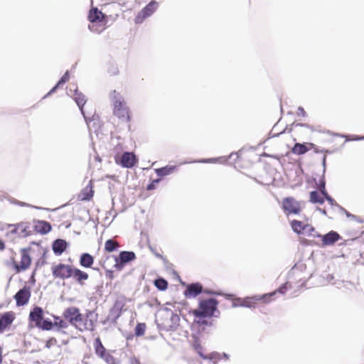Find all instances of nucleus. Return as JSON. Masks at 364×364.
<instances>
[{"label": "nucleus", "mask_w": 364, "mask_h": 364, "mask_svg": "<svg viewBox=\"0 0 364 364\" xmlns=\"http://www.w3.org/2000/svg\"><path fill=\"white\" fill-rule=\"evenodd\" d=\"M309 277V274L307 272H303L294 266L289 273V281L281 286L277 290L270 294L264 295L262 299L264 300V301H271V298L277 292L284 294L288 289L293 287H304Z\"/></svg>", "instance_id": "f257e3e1"}, {"label": "nucleus", "mask_w": 364, "mask_h": 364, "mask_svg": "<svg viewBox=\"0 0 364 364\" xmlns=\"http://www.w3.org/2000/svg\"><path fill=\"white\" fill-rule=\"evenodd\" d=\"M111 97L113 103L114 116L116 117L121 122H129L131 119V112L124 97L116 90H113L112 92Z\"/></svg>", "instance_id": "f03ea898"}, {"label": "nucleus", "mask_w": 364, "mask_h": 364, "mask_svg": "<svg viewBox=\"0 0 364 364\" xmlns=\"http://www.w3.org/2000/svg\"><path fill=\"white\" fill-rule=\"evenodd\" d=\"M63 316L65 320L80 331L90 328L87 323V318H85L80 312V309L75 306L67 308L63 311Z\"/></svg>", "instance_id": "7ed1b4c3"}, {"label": "nucleus", "mask_w": 364, "mask_h": 364, "mask_svg": "<svg viewBox=\"0 0 364 364\" xmlns=\"http://www.w3.org/2000/svg\"><path fill=\"white\" fill-rule=\"evenodd\" d=\"M90 21L89 29L100 33L107 28V16L97 7L92 6L87 16Z\"/></svg>", "instance_id": "20e7f679"}, {"label": "nucleus", "mask_w": 364, "mask_h": 364, "mask_svg": "<svg viewBox=\"0 0 364 364\" xmlns=\"http://www.w3.org/2000/svg\"><path fill=\"white\" fill-rule=\"evenodd\" d=\"M218 301L213 298L201 299L199 301L198 307L193 310L192 314L198 318H207L213 316L217 311Z\"/></svg>", "instance_id": "39448f33"}, {"label": "nucleus", "mask_w": 364, "mask_h": 364, "mask_svg": "<svg viewBox=\"0 0 364 364\" xmlns=\"http://www.w3.org/2000/svg\"><path fill=\"white\" fill-rule=\"evenodd\" d=\"M179 316L171 311H166L156 319L159 329L164 331L176 330L179 326Z\"/></svg>", "instance_id": "423d86ee"}, {"label": "nucleus", "mask_w": 364, "mask_h": 364, "mask_svg": "<svg viewBox=\"0 0 364 364\" xmlns=\"http://www.w3.org/2000/svg\"><path fill=\"white\" fill-rule=\"evenodd\" d=\"M28 318L36 327L43 330L49 331L53 328V323L50 321L43 320V310L41 307H34L31 311Z\"/></svg>", "instance_id": "0eeeda50"}, {"label": "nucleus", "mask_w": 364, "mask_h": 364, "mask_svg": "<svg viewBox=\"0 0 364 364\" xmlns=\"http://www.w3.org/2000/svg\"><path fill=\"white\" fill-rule=\"evenodd\" d=\"M303 202L296 200L294 197L288 196L283 198L282 208L288 215H299L303 210Z\"/></svg>", "instance_id": "6e6552de"}, {"label": "nucleus", "mask_w": 364, "mask_h": 364, "mask_svg": "<svg viewBox=\"0 0 364 364\" xmlns=\"http://www.w3.org/2000/svg\"><path fill=\"white\" fill-rule=\"evenodd\" d=\"M73 268V265L64 263H58L52 266L51 271L55 279L65 280L71 278Z\"/></svg>", "instance_id": "1a4fd4ad"}, {"label": "nucleus", "mask_w": 364, "mask_h": 364, "mask_svg": "<svg viewBox=\"0 0 364 364\" xmlns=\"http://www.w3.org/2000/svg\"><path fill=\"white\" fill-rule=\"evenodd\" d=\"M115 163L124 168H132L138 163V159L132 152H124L122 155L114 156Z\"/></svg>", "instance_id": "9d476101"}, {"label": "nucleus", "mask_w": 364, "mask_h": 364, "mask_svg": "<svg viewBox=\"0 0 364 364\" xmlns=\"http://www.w3.org/2000/svg\"><path fill=\"white\" fill-rule=\"evenodd\" d=\"M159 6V3L151 0L135 17L136 23H141L145 18L152 15Z\"/></svg>", "instance_id": "9b49d317"}, {"label": "nucleus", "mask_w": 364, "mask_h": 364, "mask_svg": "<svg viewBox=\"0 0 364 364\" xmlns=\"http://www.w3.org/2000/svg\"><path fill=\"white\" fill-rule=\"evenodd\" d=\"M135 259L136 255L134 252L122 251L119 253L118 257L114 258L115 264L114 267L117 270L120 271L124 267L127 263Z\"/></svg>", "instance_id": "f8f14e48"}, {"label": "nucleus", "mask_w": 364, "mask_h": 364, "mask_svg": "<svg viewBox=\"0 0 364 364\" xmlns=\"http://www.w3.org/2000/svg\"><path fill=\"white\" fill-rule=\"evenodd\" d=\"M31 264V257L28 255L26 249L21 250V260L19 262H14V267L16 272L25 271L29 268Z\"/></svg>", "instance_id": "ddd939ff"}, {"label": "nucleus", "mask_w": 364, "mask_h": 364, "mask_svg": "<svg viewBox=\"0 0 364 364\" xmlns=\"http://www.w3.org/2000/svg\"><path fill=\"white\" fill-rule=\"evenodd\" d=\"M15 318L16 314L12 311L0 314V333L9 328Z\"/></svg>", "instance_id": "4468645a"}, {"label": "nucleus", "mask_w": 364, "mask_h": 364, "mask_svg": "<svg viewBox=\"0 0 364 364\" xmlns=\"http://www.w3.org/2000/svg\"><path fill=\"white\" fill-rule=\"evenodd\" d=\"M14 299L17 306H22L28 304L31 297V291L28 287H23L20 289L15 295Z\"/></svg>", "instance_id": "2eb2a0df"}, {"label": "nucleus", "mask_w": 364, "mask_h": 364, "mask_svg": "<svg viewBox=\"0 0 364 364\" xmlns=\"http://www.w3.org/2000/svg\"><path fill=\"white\" fill-rule=\"evenodd\" d=\"M71 277L80 286H84L85 284V282L89 279V274L82 271L81 269L75 267L72 272Z\"/></svg>", "instance_id": "dca6fc26"}, {"label": "nucleus", "mask_w": 364, "mask_h": 364, "mask_svg": "<svg viewBox=\"0 0 364 364\" xmlns=\"http://www.w3.org/2000/svg\"><path fill=\"white\" fill-rule=\"evenodd\" d=\"M326 198L328 201H332V198L324 191L318 193L316 191L310 193V201L313 203L323 204L324 199Z\"/></svg>", "instance_id": "f3484780"}, {"label": "nucleus", "mask_w": 364, "mask_h": 364, "mask_svg": "<svg viewBox=\"0 0 364 364\" xmlns=\"http://www.w3.org/2000/svg\"><path fill=\"white\" fill-rule=\"evenodd\" d=\"M8 227L10 228L9 232L12 235H17L18 237H26L28 235L27 227L23 223L9 225Z\"/></svg>", "instance_id": "a211bd4d"}, {"label": "nucleus", "mask_w": 364, "mask_h": 364, "mask_svg": "<svg viewBox=\"0 0 364 364\" xmlns=\"http://www.w3.org/2000/svg\"><path fill=\"white\" fill-rule=\"evenodd\" d=\"M203 291V287L199 283H193L188 285L184 292L186 297H196Z\"/></svg>", "instance_id": "6ab92c4d"}, {"label": "nucleus", "mask_w": 364, "mask_h": 364, "mask_svg": "<svg viewBox=\"0 0 364 364\" xmlns=\"http://www.w3.org/2000/svg\"><path fill=\"white\" fill-rule=\"evenodd\" d=\"M73 100L77 103V106L79 107L82 114L84 116V117L86 119L87 117L85 116V113L84 111V105L87 101L85 96L83 93L79 92L77 89L75 90V93L73 95Z\"/></svg>", "instance_id": "aec40b11"}, {"label": "nucleus", "mask_w": 364, "mask_h": 364, "mask_svg": "<svg viewBox=\"0 0 364 364\" xmlns=\"http://www.w3.org/2000/svg\"><path fill=\"white\" fill-rule=\"evenodd\" d=\"M340 239L339 235L333 231L326 234L322 236V244L323 245H331L337 242Z\"/></svg>", "instance_id": "412c9836"}, {"label": "nucleus", "mask_w": 364, "mask_h": 364, "mask_svg": "<svg viewBox=\"0 0 364 364\" xmlns=\"http://www.w3.org/2000/svg\"><path fill=\"white\" fill-rule=\"evenodd\" d=\"M67 242L62 239H58L53 243V251L56 255H60L67 248Z\"/></svg>", "instance_id": "4be33fe9"}, {"label": "nucleus", "mask_w": 364, "mask_h": 364, "mask_svg": "<svg viewBox=\"0 0 364 364\" xmlns=\"http://www.w3.org/2000/svg\"><path fill=\"white\" fill-rule=\"evenodd\" d=\"M36 230L41 234H46L51 230V225L48 222L40 220L35 225Z\"/></svg>", "instance_id": "5701e85b"}, {"label": "nucleus", "mask_w": 364, "mask_h": 364, "mask_svg": "<svg viewBox=\"0 0 364 364\" xmlns=\"http://www.w3.org/2000/svg\"><path fill=\"white\" fill-rule=\"evenodd\" d=\"M94 263L93 257L88 253H83L80 258V264L82 267L89 268L91 267Z\"/></svg>", "instance_id": "b1692460"}, {"label": "nucleus", "mask_w": 364, "mask_h": 364, "mask_svg": "<svg viewBox=\"0 0 364 364\" xmlns=\"http://www.w3.org/2000/svg\"><path fill=\"white\" fill-rule=\"evenodd\" d=\"M305 224L298 220H293L290 222L292 230L298 235L302 234Z\"/></svg>", "instance_id": "393cba45"}, {"label": "nucleus", "mask_w": 364, "mask_h": 364, "mask_svg": "<svg viewBox=\"0 0 364 364\" xmlns=\"http://www.w3.org/2000/svg\"><path fill=\"white\" fill-rule=\"evenodd\" d=\"M120 247L119 243L113 240H107L105 243V251L107 252H112L117 250Z\"/></svg>", "instance_id": "a878e982"}, {"label": "nucleus", "mask_w": 364, "mask_h": 364, "mask_svg": "<svg viewBox=\"0 0 364 364\" xmlns=\"http://www.w3.org/2000/svg\"><path fill=\"white\" fill-rule=\"evenodd\" d=\"M302 234L306 235L308 237H321V235L318 234L315 228L309 223H306Z\"/></svg>", "instance_id": "bb28decb"}, {"label": "nucleus", "mask_w": 364, "mask_h": 364, "mask_svg": "<svg viewBox=\"0 0 364 364\" xmlns=\"http://www.w3.org/2000/svg\"><path fill=\"white\" fill-rule=\"evenodd\" d=\"M95 353L100 358H102L107 352L106 348L102 345L100 338H97L95 342Z\"/></svg>", "instance_id": "cd10ccee"}, {"label": "nucleus", "mask_w": 364, "mask_h": 364, "mask_svg": "<svg viewBox=\"0 0 364 364\" xmlns=\"http://www.w3.org/2000/svg\"><path fill=\"white\" fill-rule=\"evenodd\" d=\"M175 168H176L175 166H166L162 167L161 168L156 169V172L157 175L159 176H165L169 175L171 173H173L174 171Z\"/></svg>", "instance_id": "c85d7f7f"}, {"label": "nucleus", "mask_w": 364, "mask_h": 364, "mask_svg": "<svg viewBox=\"0 0 364 364\" xmlns=\"http://www.w3.org/2000/svg\"><path fill=\"white\" fill-rule=\"evenodd\" d=\"M308 150L309 149L306 145L299 143H296L292 148V152L298 155L304 154L307 152Z\"/></svg>", "instance_id": "c756f323"}, {"label": "nucleus", "mask_w": 364, "mask_h": 364, "mask_svg": "<svg viewBox=\"0 0 364 364\" xmlns=\"http://www.w3.org/2000/svg\"><path fill=\"white\" fill-rule=\"evenodd\" d=\"M154 285L159 290L165 291L167 289L168 284L166 279L159 278L154 281Z\"/></svg>", "instance_id": "7c9ffc66"}, {"label": "nucleus", "mask_w": 364, "mask_h": 364, "mask_svg": "<svg viewBox=\"0 0 364 364\" xmlns=\"http://www.w3.org/2000/svg\"><path fill=\"white\" fill-rule=\"evenodd\" d=\"M53 326H56L58 328L64 329L68 327V323L67 321L60 318L59 316L55 317L54 323H53Z\"/></svg>", "instance_id": "2f4dec72"}, {"label": "nucleus", "mask_w": 364, "mask_h": 364, "mask_svg": "<svg viewBox=\"0 0 364 364\" xmlns=\"http://www.w3.org/2000/svg\"><path fill=\"white\" fill-rule=\"evenodd\" d=\"M193 348L196 350V351L199 354V355L203 358H206L207 356H205L204 354H203V347L201 346L200 341L196 339L193 343Z\"/></svg>", "instance_id": "473e14b6"}, {"label": "nucleus", "mask_w": 364, "mask_h": 364, "mask_svg": "<svg viewBox=\"0 0 364 364\" xmlns=\"http://www.w3.org/2000/svg\"><path fill=\"white\" fill-rule=\"evenodd\" d=\"M69 78H70V76H69V73L67 71L63 76L62 77L60 78V80L58 81V82L57 83V85L53 87L51 89V90L48 92V94H50V93H53L55 91V90L57 89V87L61 85V84H63L66 82H68L69 80Z\"/></svg>", "instance_id": "72a5a7b5"}, {"label": "nucleus", "mask_w": 364, "mask_h": 364, "mask_svg": "<svg viewBox=\"0 0 364 364\" xmlns=\"http://www.w3.org/2000/svg\"><path fill=\"white\" fill-rule=\"evenodd\" d=\"M146 324L144 323H139L136 326L135 335L136 336H144L146 331Z\"/></svg>", "instance_id": "f704fd0d"}, {"label": "nucleus", "mask_w": 364, "mask_h": 364, "mask_svg": "<svg viewBox=\"0 0 364 364\" xmlns=\"http://www.w3.org/2000/svg\"><path fill=\"white\" fill-rule=\"evenodd\" d=\"M101 358H102L107 364H117L116 359L108 351Z\"/></svg>", "instance_id": "c9c22d12"}, {"label": "nucleus", "mask_w": 364, "mask_h": 364, "mask_svg": "<svg viewBox=\"0 0 364 364\" xmlns=\"http://www.w3.org/2000/svg\"><path fill=\"white\" fill-rule=\"evenodd\" d=\"M93 191L90 188V189H85L82 192V200H90L92 196H93Z\"/></svg>", "instance_id": "e433bc0d"}, {"label": "nucleus", "mask_w": 364, "mask_h": 364, "mask_svg": "<svg viewBox=\"0 0 364 364\" xmlns=\"http://www.w3.org/2000/svg\"><path fill=\"white\" fill-rule=\"evenodd\" d=\"M255 304L253 298H247L245 299H242V306L252 307Z\"/></svg>", "instance_id": "4c0bfd02"}, {"label": "nucleus", "mask_w": 364, "mask_h": 364, "mask_svg": "<svg viewBox=\"0 0 364 364\" xmlns=\"http://www.w3.org/2000/svg\"><path fill=\"white\" fill-rule=\"evenodd\" d=\"M57 343V340L55 338H49L46 343V347L50 348L51 346H55Z\"/></svg>", "instance_id": "58836bf2"}, {"label": "nucleus", "mask_w": 364, "mask_h": 364, "mask_svg": "<svg viewBox=\"0 0 364 364\" xmlns=\"http://www.w3.org/2000/svg\"><path fill=\"white\" fill-rule=\"evenodd\" d=\"M232 306H242V299L240 298L232 299Z\"/></svg>", "instance_id": "ea45409f"}, {"label": "nucleus", "mask_w": 364, "mask_h": 364, "mask_svg": "<svg viewBox=\"0 0 364 364\" xmlns=\"http://www.w3.org/2000/svg\"><path fill=\"white\" fill-rule=\"evenodd\" d=\"M160 181V179H156V180H154L150 184H149L147 186V188L146 189L150 191V190H154L156 187V185Z\"/></svg>", "instance_id": "a19ab883"}, {"label": "nucleus", "mask_w": 364, "mask_h": 364, "mask_svg": "<svg viewBox=\"0 0 364 364\" xmlns=\"http://www.w3.org/2000/svg\"><path fill=\"white\" fill-rule=\"evenodd\" d=\"M112 69L109 70V72L112 74V75H117L119 73V70L118 68H117V66H115L114 65H112Z\"/></svg>", "instance_id": "79ce46f5"}, {"label": "nucleus", "mask_w": 364, "mask_h": 364, "mask_svg": "<svg viewBox=\"0 0 364 364\" xmlns=\"http://www.w3.org/2000/svg\"><path fill=\"white\" fill-rule=\"evenodd\" d=\"M106 276L107 277H108L109 279H113L114 278V272L112 270H107L106 272Z\"/></svg>", "instance_id": "37998d69"}, {"label": "nucleus", "mask_w": 364, "mask_h": 364, "mask_svg": "<svg viewBox=\"0 0 364 364\" xmlns=\"http://www.w3.org/2000/svg\"><path fill=\"white\" fill-rule=\"evenodd\" d=\"M5 249V244L3 240H0V251H2Z\"/></svg>", "instance_id": "c03bdc74"}, {"label": "nucleus", "mask_w": 364, "mask_h": 364, "mask_svg": "<svg viewBox=\"0 0 364 364\" xmlns=\"http://www.w3.org/2000/svg\"><path fill=\"white\" fill-rule=\"evenodd\" d=\"M132 364H141V363L138 359L134 358L132 360Z\"/></svg>", "instance_id": "a18cd8bd"}, {"label": "nucleus", "mask_w": 364, "mask_h": 364, "mask_svg": "<svg viewBox=\"0 0 364 364\" xmlns=\"http://www.w3.org/2000/svg\"><path fill=\"white\" fill-rule=\"evenodd\" d=\"M3 357H2V348L0 346V364L2 363Z\"/></svg>", "instance_id": "49530a36"}, {"label": "nucleus", "mask_w": 364, "mask_h": 364, "mask_svg": "<svg viewBox=\"0 0 364 364\" xmlns=\"http://www.w3.org/2000/svg\"><path fill=\"white\" fill-rule=\"evenodd\" d=\"M232 296V295H227L226 297L227 298H231Z\"/></svg>", "instance_id": "de8ad7c7"}]
</instances>
